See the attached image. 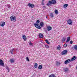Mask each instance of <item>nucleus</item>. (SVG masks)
Segmentation results:
<instances>
[{
    "label": "nucleus",
    "mask_w": 77,
    "mask_h": 77,
    "mask_svg": "<svg viewBox=\"0 0 77 77\" xmlns=\"http://www.w3.org/2000/svg\"><path fill=\"white\" fill-rule=\"evenodd\" d=\"M6 69H7L8 70V72H9V68L8 67H7V68H6Z\"/></svg>",
    "instance_id": "nucleus-36"
},
{
    "label": "nucleus",
    "mask_w": 77,
    "mask_h": 77,
    "mask_svg": "<svg viewBox=\"0 0 77 77\" xmlns=\"http://www.w3.org/2000/svg\"><path fill=\"white\" fill-rule=\"evenodd\" d=\"M42 65H40L38 67L39 69H42Z\"/></svg>",
    "instance_id": "nucleus-17"
},
{
    "label": "nucleus",
    "mask_w": 77,
    "mask_h": 77,
    "mask_svg": "<svg viewBox=\"0 0 77 77\" xmlns=\"http://www.w3.org/2000/svg\"><path fill=\"white\" fill-rule=\"evenodd\" d=\"M73 22V21L71 19H69L67 21V23L69 25H72V23Z\"/></svg>",
    "instance_id": "nucleus-3"
},
{
    "label": "nucleus",
    "mask_w": 77,
    "mask_h": 77,
    "mask_svg": "<svg viewBox=\"0 0 77 77\" xmlns=\"http://www.w3.org/2000/svg\"><path fill=\"white\" fill-rule=\"evenodd\" d=\"M37 29H41V26H39V25L38 27H37Z\"/></svg>",
    "instance_id": "nucleus-31"
},
{
    "label": "nucleus",
    "mask_w": 77,
    "mask_h": 77,
    "mask_svg": "<svg viewBox=\"0 0 77 77\" xmlns=\"http://www.w3.org/2000/svg\"><path fill=\"white\" fill-rule=\"evenodd\" d=\"M10 61L11 63H14L15 62V60L13 58L10 59Z\"/></svg>",
    "instance_id": "nucleus-14"
},
{
    "label": "nucleus",
    "mask_w": 77,
    "mask_h": 77,
    "mask_svg": "<svg viewBox=\"0 0 77 77\" xmlns=\"http://www.w3.org/2000/svg\"><path fill=\"white\" fill-rule=\"evenodd\" d=\"M60 65V63L58 61L56 62V65L57 66H58V65Z\"/></svg>",
    "instance_id": "nucleus-22"
},
{
    "label": "nucleus",
    "mask_w": 77,
    "mask_h": 77,
    "mask_svg": "<svg viewBox=\"0 0 77 77\" xmlns=\"http://www.w3.org/2000/svg\"><path fill=\"white\" fill-rule=\"evenodd\" d=\"M76 69H77V67H76Z\"/></svg>",
    "instance_id": "nucleus-42"
},
{
    "label": "nucleus",
    "mask_w": 77,
    "mask_h": 77,
    "mask_svg": "<svg viewBox=\"0 0 77 77\" xmlns=\"http://www.w3.org/2000/svg\"><path fill=\"white\" fill-rule=\"evenodd\" d=\"M49 77H55V75L54 74L51 75H49Z\"/></svg>",
    "instance_id": "nucleus-26"
},
{
    "label": "nucleus",
    "mask_w": 77,
    "mask_h": 77,
    "mask_svg": "<svg viewBox=\"0 0 77 77\" xmlns=\"http://www.w3.org/2000/svg\"><path fill=\"white\" fill-rule=\"evenodd\" d=\"M42 5H44V3H42Z\"/></svg>",
    "instance_id": "nucleus-41"
},
{
    "label": "nucleus",
    "mask_w": 77,
    "mask_h": 77,
    "mask_svg": "<svg viewBox=\"0 0 77 77\" xmlns=\"http://www.w3.org/2000/svg\"><path fill=\"white\" fill-rule=\"evenodd\" d=\"M74 48L75 50H77V45H75L74 46Z\"/></svg>",
    "instance_id": "nucleus-25"
},
{
    "label": "nucleus",
    "mask_w": 77,
    "mask_h": 77,
    "mask_svg": "<svg viewBox=\"0 0 77 77\" xmlns=\"http://www.w3.org/2000/svg\"><path fill=\"white\" fill-rule=\"evenodd\" d=\"M40 26L41 27H44V23L43 22H41L40 23Z\"/></svg>",
    "instance_id": "nucleus-13"
},
{
    "label": "nucleus",
    "mask_w": 77,
    "mask_h": 77,
    "mask_svg": "<svg viewBox=\"0 0 77 77\" xmlns=\"http://www.w3.org/2000/svg\"><path fill=\"white\" fill-rule=\"evenodd\" d=\"M5 25V22H1L0 26L2 27H4Z\"/></svg>",
    "instance_id": "nucleus-8"
},
{
    "label": "nucleus",
    "mask_w": 77,
    "mask_h": 77,
    "mask_svg": "<svg viewBox=\"0 0 77 77\" xmlns=\"http://www.w3.org/2000/svg\"><path fill=\"white\" fill-rule=\"evenodd\" d=\"M43 8H45V6H43Z\"/></svg>",
    "instance_id": "nucleus-39"
},
{
    "label": "nucleus",
    "mask_w": 77,
    "mask_h": 77,
    "mask_svg": "<svg viewBox=\"0 0 77 77\" xmlns=\"http://www.w3.org/2000/svg\"><path fill=\"white\" fill-rule=\"evenodd\" d=\"M55 13L56 14H58V11L57 10H55L54 11Z\"/></svg>",
    "instance_id": "nucleus-28"
},
{
    "label": "nucleus",
    "mask_w": 77,
    "mask_h": 77,
    "mask_svg": "<svg viewBox=\"0 0 77 77\" xmlns=\"http://www.w3.org/2000/svg\"><path fill=\"white\" fill-rule=\"evenodd\" d=\"M15 52V49L14 48H13L10 50V52L11 54H13V53Z\"/></svg>",
    "instance_id": "nucleus-9"
},
{
    "label": "nucleus",
    "mask_w": 77,
    "mask_h": 77,
    "mask_svg": "<svg viewBox=\"0 0 77 77\" xmlns=\"http://www.w3.org/2000/svg\"><path fill=\"white\" fill-rule=\"evenodd\" d=\"M66 40V38H63L62 39V42L63 43L65 41V40Z\"/></svg>",
    "instance_id": "nucleus-16"
},
{
    "label": "nucleus",
    "mask_w": 77,
    "mask_h": 77,
    "mask_svg": "<svg viewBox=\"0 0 77 77\" xmlns=\"http://www.w3.org/2000/svg\"><path fill=\"white\" fill-rule=\"evenodd\" d=\"M45 47L46 48H49V46L47 45H45Z\"/></svg>",
    "instance_id": "nucleus-30"
},
{
    "label": "nucleus",
    "mask_w": 77,
    "mask_h": 77,
    "mask_svg": "<svg viewBox=\"0 0 77 77\" xmlns=\"http://www.w3.org/2000/svg\"><path fill=\"white\" fill-rule=\"evenodd\" d=\"M64 47H66L67 45H66V44L65 43L64 45Z\"/></svg>",
    "instance_id": "nucleus-34"
},
{
    "label": "nucleus",
    "mask_w": 77,
    "mask_h": 77,
    "mask_svg": "<svg viewBox=\"0 0 77 77\" xmlns=\"http://www.w3.org/2000/svg\"><path fill=\"white\" fill-rule=\"evenodd\" d=\"M68 4H65L63 5V8H66V7H68Z\"/></svg>",
    "instance_id": "nucleus-18"
},
{
    "label": "nucleus",
    "mask_w": 77,
    "mask_h": 77,
    "mask_svg": "<svg viewBox=\"0 0 77 77\" xmlns=\"http://www.w3.org/2000/svg\"><path fill=\"white\" fill-rule=\"evenodd\" d=\"M10 20L12 21H15L17 20L16 17L14 16H12L10 17Z\"/></svg>",
    "instance_id": "nucleus-2"
},
{
    "label": "nucleus",
    "mask_w": 77,
    "mask_h": 77,
    "mask_svg": "<svg viewBox=\"0 0 77 77\" xmlns=\"http://www.w3.org/2000/svg\"><path fill=\"white\" fill-rule=\"evenodd\" d=\"M22 38H23L24 41H26L27 40V38L25 35H23L22 36Z\"/></svg>",
    "instance_id": "nucleus-12"
},
{
    "label": "nucleus",
    "mask_w": 77,
    "mask_h": 77,
    "mask_svg": "<svg viewBox=\"0 0 77 77\" xmlns=\"http://www.w3.org/2000/svg\"><path fill=\"white\" fill-rule=\"evenodd\" d=\"M34 25L35 26V27H36V28H37V27H38L39 26V25H38V24H37V23H34Z\"/></svg>",
    "instance_id": "nucleus-27"
},
{
    "label": "nucleus",
    "mask_w": 77,
    "mask_h": 77,
    "mask_svg": "<svg viewBox=\"0 0 77 77\" xmlns=\"http://www.w3.org/2000/svg\"><path fill=\"white\" fill-rule=\"evenodd\" d=\"M45 41H46V43H47V44H50V42H48V40H46Z\"/></svg>",
    "instance_id": "nucleus-32"
},
{
    "label": "nucleus",
    "mask_w": 77,
    "mask_h": 77,
    "mask_svg": "<svg viewBox=\"0 0 77 77\" xmlns=\"http://www.w3.org/2000/svg\"><path fill=\"white\" fill-rule=\"evenodd\" d=\"M68 53V51L67 50H64L63 51L62 53V55H64V54H66Z\"/></svg>",
    "instance_id": "nucleus-6"
},
{
    "label": "nucleus",
    "mask_w": 77,
    "mask_h": 77,
    "mask_svg": "<svg viewBox=\"0 0 77 77\" xmlns=\"http://www.w3.org/2000/svg\"><path fill=\"white\" fill-rule=\"evenodd\" d=\"M46 18H47V15H46Z\"/></svg>",
    "instance_id": "nucleus-40"
},
{
    "label": "nucleus",
    "mask_w": 77,
    "mask_h": 77,
    "mask_svg": "<svg viewBox=\"0 0 77 77\" xmlns=\"http://www.w3.org/2000/svg\"><path fill=\"white\" fill-rule=\"evenodd\" d=\"M7 7L8 8H11V6H10V5L9 4H8L7 5Z\"/></svg>",
    "instance_id": "nucleus-37"
},
{
    "label": "nucleus",
    "mask_w": 77,
    "mask_h": 77,
    "mask_svg": "<svg viewBox=\"0 0 77 77\" xmlns=\"http://www.w3.org/2000/svg\"><path fill=\"white\" fill-rule=\"evenodd\" d=\"M38 36H39V37L40 38H43L44 37V36H43V35H42L41 33L39 34L38 35Z\"/></svg>",
    "instance_id": "nucleus-11"
},
{
    "label": "nucleus",
    "mask_w": 77,
    "mask_h": 77,
    "mask_svg": "<svg viewBox=\"0 0 77 77\" xmlns=\"http://www.w3.org/2000/svg\"><path fill=\"white\" fill-rule=\"evenodd\" d=\"M76 59V57L73 56L72 58L71 59V60L72 61L75 60Z\"/></svg>",
    "instance_id": "nucleus-15"
},
{
    "label": "nucleus",
    "mask_w": 77,
    "mask_h": 77,
    "mask_svg": "<svg viewBox=\"0 0 77 77\" xmlns=\"http://www.w3.org/2000/svg\"><path fill=\"white\" fill-rule=\"evenodd\" d=\"M47 29L48 31H50L52 29V28L50 26H47Z\"/></svg>",
    "instance_id": "nucleus-10"
},
{
    "label": "nucleus",
    "mask_w": 77,
    "mask_h": 77,
    "mask_svg": "<svg viewBox=\"0 0 77 77\" xmlns=\"http://www.w3.org/2000/svg\"><path fill=\"white\" fill-rule=\"evenodd\" d=\"M40 22V21H39V20H37L36 22V23H37V24H39V23Z\"/></svg>",
    "instance_id": "nucleus-33"
},
{
    "label": "nucleus",
    "mask_w": 77,
    "mask_h": 77,
    "mask_svg": "<svg viewBox=\"0 0 77 77\" xmlns=\"http://www.w3.org/2000/svg\"><path fill=\"white\" fill-rule=\"evenodd\" d=\"M5 64H4V63L3 61V60H0V65H1L2 66H4Z\"/></svg>",
    "instance_id": "nucleus-5"
},
{
    "label": "nucleus",
    "mask_w": 77,
    "mask_h": 77,
    "mask_svg": "<svg viewBox=\"0 0 77 77\" xmlns=\"http://www.w3.org/2000/svg\"><path fill=\"white\" fill-rule=\"evenodd\" d=\"M26 60L27 61H29V58L28 57H26Z\"/></svg>",
    "instance_id": "nucleus-35"
},
{
    "label": "nucleus",
    "mask_w": 77,
    "mask_h": 77,
    "mask_svg": "<svg viewBox=\"0 0 77 77\" xmlns=\"http://www.w3.org/2000/svg\"><path fill=\"white\" fill-rule=\"evenodd\" d=\"M67 41H66V42H69V41L70 40V37H67Z\"/></svg>",
    "instance_id": "nucleus-21"
},
{
    "label": "nucleus",
    "mask_w": 77,
    "mask_h": 77,
    "mask_svg": "<svg viewBox=\"0 0 77 77\" xmlns=\"http://www.w3.org/2000/svg\"><path fill=\"white\" fill-rule=\"evenodd\" d=\"M56 4V0H51V1H49L48 3L47 6H50L51 5H55Z\"/></svg>",
    "instance_id": "nucleus-1"
},
{
    "label": "nucleus",
    "mask_w": 77,
    "mask_h": 77,
    "mask_svg": "<svg viewBox=\"0 0 77 77\" xmlns=\"http://www.w3.org/2000/svg\"><path fill=\"white\" fill-rule=\"evenodd\" d=\"M29 45H30L31 46H33V44L31 43V42H29Z\"/></svg>",
    "instance_id": "nucleus-29"
},
{
    "label": "nucleus",
    "mask_w": 77,
    "mask_h": 77,
    "mask_svg": "<svg viewBox=\"0 0 77 77\" xmlns=\"http://www.w3.org/2000/svg\"><path fill=\"white\" fill-rule=\"evenodd\" d=\"M50 17L51 18H53L54 17V15H53V14L51 13L50 14Z\"/></svg>",
    "instance_id": "nucleus-20"
},
{
    "label": "nucleus",
    "mask_w": 77,
    "mask_h": 77,
    "mask_svg": "<svg viewBox=\"0 0 77 77\" xmlns=\"http://www.w3.org/2000/svg\"><path fill=\"white\" fill-rule=\"evenodd\" d=\"M34 67L35 68H36L38 67V64H37V63H35V65H34Z\"/></svg>",
    "instance_id": "nucleus-23"
},
{
    "label": "nucleus",
    "mask_w": 77,
    "mask_h": 77,
    "mask_svg": "<svg viewBox=\"0 0 77 77\" xmlns=\"http://www.w3.org/2000/svg\"><path fill=\"white\" fill-rule=\"evenodd\" d=\"M64 71H65V72H68V68L64 69Z\"/></svg>",
    "instance_id": "nucleus-24"
},
{
    "label": "nucleus",
    "mask_w": 77,
    "mask_h": 77,
    "mask_svg": "<svg viewBox=\"0 0 77 77\" xmlns=\"http://www.w3.org/2000/svg\"><path fill=\"white\" fill-rule=\"evenodd\" d=\"M73 43V41H72L71 40L70 42V44H71Z\"/></svg>",
    "instance_id": "nucleus-38"
},
{
    "label": "nucleus",
    "mask_w": 77,
    "mask_h": 77,
    "mask_svg": "<svg viewBox=\"0 0 77 77\" xmlns=\"http://www.w3.org/2000/svg\"><path fill=\"white\" fill-rule=\"evenodd\" d=\"M61 48V47H60V45H59L58 46L57 48V49L58 50H60V48Z\"/></svg>",
    "instance_id": "nucleus-19"
},
{
    "label": "nucleus",
    "mask_w": 77,
    "mask_h": 77,
    "mask_svg": "<svg viewBox=\"0 0 77 77\" xmlns=\"http://www.w3.org/2000/svg\"><path fill=\"white\" fill-rule=\"evenodd\" d=\"M28 6H29V7H30V8H33L34 7V5L33 4H30V3H29L28 4Z\"/></svg>",
    "instance_id": "nucleus-7"
},
{
    "label": "nucleus",
    "mask_w": 77,
    "mask_h": 77,
    "mask_svg": "<svg viewBox=\"0 0 77 77\" xmlns=\"http://www.w3.org/2000/svg\"><path fill=\"white\" fill-rule=\"evenodd\" d=\"M71 62V60L69 59L66 60L65 62V64H67V63H69Z\"/></svg>",
    "instance_id": "nucleus-4"
}]
</instances>
